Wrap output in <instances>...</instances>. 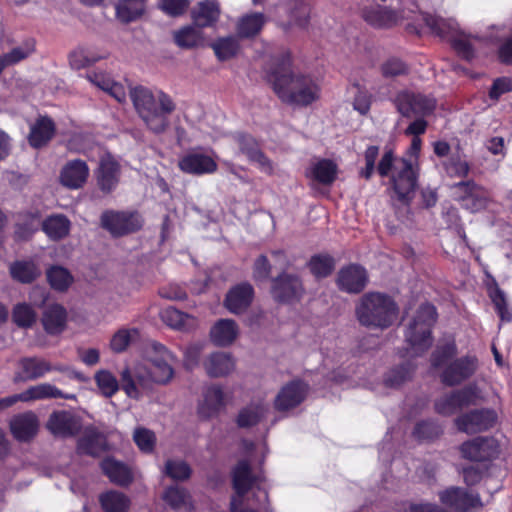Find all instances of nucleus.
<instances>
[{
    "instance_id": "nucleus-23",
    "label": "nucleus",
    "mask_w": 512,
    "mask_h": 512,
    "mask_svg": "<svg viewBox=\"0 0 512 512\" xmlns=\"http://www.w3.org/2000/svg\"><path fill=\"white\" fill-rule=\"evenodd\" d=\"M10 430L14 438L20 442L30 441L38 432L39 421L36 414L27 411L17 414L10 420Z\"/></svg>"
},
{
    "instance_id": "nucleus-19",
    "label": "nucleus",
    "mask_w": 512,
    "mask_h": 512,
    "mask_svg": "<svg viewBox=\"0 0 512 512\" xmlns=\"http://www.w3.org/2000/svg\"><path fill=\"white\" fill-rule=\"evenodd\" d=\"M179 168L188 174L203 175L215 172L217 170V163L207 154L191 151L179 160Z\"/></svg>"
},
{
    "instance_id": "nucleus-6",
    "label": "nucleus",
    "mask_w": 512,
    "mask_h": 512,
    "mask_svg": "<svg viewBox=\"0 0 512 512\" xmlns=\"http://www.w3.org/2000/svg\"><path fill=\"white\" fill-rule=\"evenodd\" d=\"M376 171L381 177L391 176L398 199L408 204L417 186V171L414 164L405 158L397 159L393 150L388 149L382 155Z\"/></svg>"
},
{
    "instance_id": "nucleus-27",
    "label": "nucleus",
    "mask_w": 512,
    "mask_h": 512,
    "mask_svg": "<svg viewBox=\"0 0 512 512\" xmlns=\"http://www.w3.org/2000/svg\"><path fill=\"white\" fill-rule=\"evenodd\" d=\"M254 289L249 283H241L229 290L225 298L226 308L234 314L244 312L251 304Z\"/></svg>"
},
{
    "instance_id": "nucleus-12",
    "label": "nucleus",
    "mask_w": 512,
    "mask_h": 512,
    "mask_svg": "<svg viewBox=\"0 0 512 512\" xmlns=\"http://www.w3.org/2000/svg\"><path fill=\"white\" fill-rule=\"evenodd\" d=\"M464 459L474 462L490 461L499 454V444L493 437H476L459 447Z\"/></svg>"
},
{
    "instance_id": "nucleus-46",
    "label": "nucleus",
    "mask_w": 512,
    "mask_h": 512,
    "mask_svg": "<svg viewBox=\"0 0 512 512\" xmlns=\"http://www.w3.org/2000/svg\"><path fill=\"white\" fill-rule=\"evenodd\" d=\"M99 500L105 512H126L130 504L128 497L118 491L103 493Z\"/></svg>"
},
{
    "instance_id": "nucleus-52",
    "label": "nucleus",
    "mask_w": 512,
    "mask_h": 512,
    "mask_svg": "<svg viewBox=\"0 0 512 512\" xmlns=\"http://www.w3.org/2000/svg\"><path fill=\"white\" fill-rule=\"evenodd\" d=\"M413 371L414 368L409 363L393 368L387 373L385 377V384L388 387H397L408 380Z\"/></svg>"
},
{
    "instance_id": "nucleus-61",
    "label": "nucleus",
    "mask_w": 512,
    "mask_h": 512,
    "mask_svg": "<svg viewBox=\"0 0 512 512\" xmlns=\"http://www.w3.org/2000/svg\"><path fill=\"white\" fill-rule=\"evenodd\" d=\"M190 5L189 0H159V8L169 16L177 17L184 14Z\"/></svg>"
},
{
    "instance_id": "nucleus-33",
    "label": "nucleus",
    "mask_w": 512,
    "mask_h": 512,
    "mask_svg": "<svg viewBox=\"0 0 512 512\" xmlns=\"http://www.w3.org/2000/svg\"><path fill=\"white\" fill-rule=\"evenodd\" d=\"M86 78L101 90L107 92L110 96L122 103L126 100V91L124 86L114 81L108 74L102 72L87 73Z\"/></svg>"
},
{
    "instance_id": "nucleus-29",
    "label": "nucleus",
    "mask_w": 512,
    "mask_h": 512,
    "mask_svg": "<svg viewBox=\"0 0 512 512\" xmlns=\"http://www.w3.org/2000/svg\"><path fill=\"white\" fill-rule=\"evenodd\" d=\"M239 328L232 319L218 320L210 330V339L212 343L219 347L231 345L237 338Z\"/></svg>"
},
{
    "instance_id": "nucleus-51",
    "label": "nucleus",
    "mask_w": 512,
    "mask_h": 512,
    "mask_svg": "<svg viewBox=\"0 0 512 512\" xmlns=\"http://www.w3.org/2000/svg\"><path fill=\"white\" fill-rule=\"evenodd\" d=\"M97 387L105 397H111L119 389L116 377L107 370H100L95 374Z\"/></svg>"
},
{
    "instance_id": "nucleus-26",
    "label": "nucleus",
    "mask_w": 512,
    "mask_h": 512,
    "mask_svg": "<svg viewBox=\"0 0 512 512\" xmlns=\"http://www.w3.org/2000/svg\"><path fill=\"white\" fill-rule=\"evenodd\" d=\"M237 141L240 151L245 154L251 162L255 163L262 172L268 175L273 173L272 162L263 154L253 137L249 135H239Z\"/></svg>"
},
{
    "instance_id": "nucleus-44",
    "label": "nucleus",
    "mask_w": 512,
    "mask_h": 512,
    "mask_svg": "<svg viewBox=\"0 0 512 512\" xmlns=\"http://www.w3.org/2000/svg\"><path fill=\"white\" fill-rule=\"evenodd\" d=\"M163 500L174 510H190L192 508L191 496L186 489L170 486L163 494Z\"/></svg>"
},
{
    "instance_id": "nucleus-50",
    "label": "nucleus",
    "mask_w": 512,
    "mask_h": 512,
    "mask_svg": "<svg viewBox=\"0 0 512 512\" xmlns=\"http://www.w3.org/2000/svg\"><path fill=\"white\" fill-rule=\"evenodd\" d=\"M12 318L18 327L29 328L36 322L37 314L31 305L20 303L14 307Z\"/></svg>"
},
{
    "instance_id": "nucleus-1",
    "label": "nucleus",
    "mask_w": 512,
    "mask_h": 512,
    "mask_svg": "<svg viewBox=\"0 0 512 512\" xmlns=\"http://www.w3.org/2000/svg\"><path fill=\"white\" fill-rule=\"evenodd\" d=\"M264 72L278 98L286 104L306 107L320 98L321 87L310 74L295 73L291 53L281 48L269 56Z\"/></svg>"
},
{
    "instance_id": "nucleus-53",
    "label": "nucleus",
    "mask_w": 512,
    "mask_h": 512,
    "mask_svg": "<svg viewBox=\"0 0 512 512\" xmlns=\"http://www.w3.org/2000/svg\"><path fill=\"white\" fill-rule=\"evenodd\" d=\"M164 472L173 480L184 481L190 477L191 468L185 461L168 460Z\"/></svg>"
},
{
    "instance_id": "nucleus-21",
    "label": "nucleus",
    "mask_w": 512,
    "mask_h": 512,
    "mask_svg": "<svg viewBox=\"0 0 512 512\" xmlns=\"http://www.w3.org/2000/svg\"><path fill=\"white\" fill-rule=\"evenodd\" d=\"M220 14L219 3L215 0L200 1L190 11L193 25L200 29L214 28Z\"/></svg>"
},
{
    "instance_id": "nucleus-17",
    "label": "nucleus",
    "mask_w": 512,
    "mask_h": 512,
    "mask_svg": "<svg viewBox=\"0 0 512 512\" xmlns=\"http://www.w3.org/2000/svg\"><path fill=\"white\" fill-rule=\"evenodd\" d=\"M47 429L56 437L68 438L77 435L81 428V419L67 410L54 411L46 424Z\"/></svg>"
},
{
    "instance_id": "nucleus-36",
    "label": "nucleus",
    "mask_w": 512,
    "mask_h": 512,
    "mask_svg": "<svg viewBox=\"0 0 512 512\" xmlns=\"http://www.w3.org/2000/svg\"><path fill=\"white\" fill-rule=\"evenodd\" d=\"M106 57V52H96L90 46H79L70 52L69 62L73 69L80 70Z\"/></svg>"
},
{
    "instance_id": "nucleus-9",
    "label": "nucleus",
    "mask_w": 512,
    "mask_h": 512,
    "mask_svg": "<svg viewBox=\"0 0 512 512\" xmlns=\"http://www.w3.org/2000/svg\"><path fill=\"white\" fill-rule=\"evenodd\" d=\"M394 104L404 117H425L434 112L436 99L431 95L404 90L396 95Z\"/></svg>"
},
{
    "instance_id": "nucleus-25",
    "label": "nucleus",
    "mask_w": 512,
    "mask_h": 512,
    "mask_svg": "<svg viewBox=\"0 0 512 512\" xmlns=\"http://www.w3.org/2000/svg\"><path fill=\"white\" fill-rule=\"evenodd\" d=\"M306 385L299 380L292 381L284 386L275 399V408L286 411L298 406L305 398Z\"/></svg>"
},
{
    "instance_id": "nucleus-56",
    "label": "nucleus",
    "mask_w": 512,
    "mask_h": 512,
    "mask_svg": "<svg viewBox=\"0 0 512 512\" xmlns=\"http://www.w3.org/2000/svg\"><path fill=\"white\" fill-rule=\"evenodd\" d=\"M138 335V330L133 329H120L111 339L110 346L113 351L120 353L123 352L130 344L132 339Z\"/></svg>"
},
{
    "instance_id": "nucleus-37",
    "label": "nucleus",
    "mask_w": 512,
    "mask_h": 512,
    "mask_svg": "<svg viewBox=\"0 0 512 512\" xmlns=\"http://www.w3.org/2000/svg\"><path fill=\"white\" fill-rule=\"evenodd\" d=\"M101 468L110 481L117 485L126 486L132 481L130 469L112 458L104 459L101 462Z\"/></svg>"
},
{
    "instance_id": "nucleus-32",
    "label": "nucleus",
    "mask_w": 512,
    "mask_h": 512,
    "mask_svg": "<svg viewBox=\"0 0 512 512\" xmlns=\"http://www.w3.org/2000/svg\"><path fill=\"white\" fill-rule=\"evenodd\" d=\"M160 317L167 326L175 330L188 331L197 326V320L195 317L172 306L164 308L160 312Z\"/></svg>"
},
{
    "instance_id": "nucleus-57",
    "label": "nucleus",
    "mask_w": 512,
    "mask_h": 512,
    "mask_svg": "<svg viewBox=\"0 0 512 512\" xmlns=\"http://www.w3.org/2000/svg\"><path fill=\"white\" fill-rule=\"evenodd\" d=\"M490 298L495 306L496 312L503 321L512 320V311L509 310L505 293L498 287L490 293Z\"/></svg>"
},
{
    "instance_id": "nucleus-45",
    "label": "nucleus",
    "mask_w": 512,
    "mask_h": 512,
    "mask_svg": "<svg viewBox=\"0 0 512 512\" xmlns=\"http://www.w3.org/2000/svg\"><path fill=\"white\" fill-rule=\"evenodd\" d=\"M46 275L50 286L59 292L66 291L74 280L69 270L59 265L51 266Z\"/></svg>"
},
{
    "instance_id": "nucleus-5",
    "label": "nucleus",
    "mask_w": 512,
    "mask_h": 512,
    "mask_svg": "<svg viewBox=\"0 0 512 512\" xmlns=\"http://www.w3.org/2000/svg\"><path fill=\"white\" fill-rule=\"evenodd\" d=\"M359 323L370 329H387L397 320L399 309L392 297L385 293L364 294L355 309Z\"/></svg>"
},
{
    "instance_id": "nucleus-43",
    "label": "nucleus",
    "mask_w": 512,
    "mask_h": 512,
    "mask_svg": "<svg viewBox=\"0 0 512 512\" xmlns=\"http://www.w3.org/2000/svg\"><path fill=\"white\" fill-rule=\"evenodd\" d=\"M116 16L124 23L135 21L144 11L143 0H120L116 4Z\"/></svg>"
},
{
    "instance_id": "nucleus-54",
    "label": "nucleus",
    "mask_w": 512,
    "mask_h": 512,
    "mask_svg": "<svg viewBox=\"0 0 512 512\" xmlns=\"http://www.w3.org/2000/svg\"><path fill=\"white\" fill-rule=\"evenodd\" d=\"M457 354V346L454 341L438 346L431 355V364L434 368L444 365Z\"/></svg>"
},
{
    "instance_id": "nucleus-15",
    "label": "nucleus",
    "mask_w": 512,
    "mask_h": 512,
    "mask_svg": "<svg viewBox=\"0 0 512 512\" xmlns=\"http://www.w3.org/2000/svg\"><path fill=\"white\" fill-rule=\"evenodd\" d=\"M271 293L278 302L293 303L301 299L304 288L298 276L282 273L273 279Z\"/></svg>"
},
{
    "instance_id": "nucleus-10",
    "label": "nucleus",
    "mask_w": 512,
    "mask_h": 512,
    "mask_svg": "<svg viewBox=\"0 0 512 512\" xmlns=\"http://www.w3.org/2000/svg\"><path fill=\"white\" fill-rule=\"evenodd\" d=\"M101 225L117 237L139 230L142 219L137 212L107 210L101 215Z\"/></svg>"
},
{
    "instance_id": "nucleus-60",
    "label": "nucleus",
    "mask_w": 512,
    "mask_h": 512,
    "mask_svg": "<svg viewBox=\"0 0 512 512\" xmlns=\"http://www.w3.org/2000/svg\"><path fill=\"white\" fill-rule=\"evenodd\" d=\"M266 22L262 13H252L241 18L238 29L239 32H260Z\"/></svg>"
},
{
    "instance_id": "nucleus-47",
    "label": "nucleus",
    "mask_w": 512,
    "mask_h": 512,
    "mask_svg": "<svg viewBox=\"0 0 512 512\" xmlns=\"http://www.w3.org/2000/svg\"><path fill=\"white\" fill-rule=\"evenodd\" d=\"M61 395V391L58 388L51 384L43 383L19 393V398L21 402H29L37 399L58 398Z\"/></svg>"
},
{
    "instance_id": "nucleus-8",
    "label": "nucleus",
    "mask_w": 512,
    "mask_h": 512,
    "mask_svg": "<svg viewBox=\"0 0 512 512\" xmlns=\"http://www.w3.org/2000/svg\"><path fill=\"white\" fill-rule=\"evenodd\" d=\"M438 497L442 505L455 512H478L485 506L478 492L459 486L447 487Z\"/></svg>"
},
{
    "instance_id": "nucleus-3",
    "label": "nucleus",
    "mask_w": 512,
    "mask_h": 512,
    "mask_svg": "<svg viewBox=\"0 0 512 512\" xmlns=\"http://www.w3.org/2000/svg\"><path fill=\"white\" fill-rule=\"evenodd\" d=\"M129 96L137 115L150 132L160 135L167 131L169 116L176 109V103L169 94L139 85L130 89Z\"/></svg>"
},
{
    "instance_id": "nucleus-63",
    "label": "nucleus",
    "mask_w": 512,
    "mask_h": 512,
    "mask_svg": "<svg viewBox=\"0 0 512 512\" xmlns=\"http://www.w3.org/2000/svg\"><path fill=\"white\" fill-rule=\"evenodd\" d=\"M381 71L384 77H396L408 73V66L398 58H390L382 64Z\"/></svg>"
},
{
    "instance_id": "nucleus-40",
    "label": "nucleus",
    "mask_w": 512,
    "mask_h": 512,
    "mask_svg": "<svg viewBox=\"0 0 512 512\" xmlns=\"http://www.w3.org/2000/svg\"><path fill=\"white\" fill-rule=\"evenodd\" d=\"M337 171V165L333 161L321 159L312 165L309 176L321 184L330 185L336 179Z\"/></svg>"
},
{
    "instance_id": "nucleus-30",
    "label": "nucleus",
    "mask_w": 512,
    "mask_h": 512,
    "mask_svg": "<svg viewBox=\"0 0 512 512\" xmlns=\"http://www.w3.org/2000/svg\"><path fill=\"white\" fill-rule=\"evenodd\" d=\"M203 365L210 377L218 378L230 374L235 368V361L229 353L214 352L205 359Z\"/></svg>"
},
{
    "instance_id": "nucleus-55",
    "label": "nucleus",
    "mask_w": 512,
    "mask_h": 512,
    "mask_svg": "<svg viewBox=\"0 0 512 512\" xmlns=\"http://www.w3.org/2000/svg\"><path fill=\"white\" fill-rule=\"evenodd\" d=\"M442 433V428L434 421H422L417 423L413 435L420 441H428L438 437Z\"/></svg>"
},
{
    "instance_id": "nucleus-41",
    "label": "nucleus",
    "mask_w": 512,
    "mask_h": 512,
    "mask_svg": "<svg viewBox=\"0 0 512 512\" xmlns=\"http://www.w3.org/2000/svg\"><path fill=\"white\" fill-rule=\"evenodd\" d=\"M9 270L11 277L20 283H31L40 275V270L33 261H15Z\"/></svg>"
},
{
    "instance_id": "nucleus-39",
    "label": "nucleus",
    "mask_w": 512,
    "mask_h": 512,
    "mask_svg": "<svg viewBox=\"0 0 512 512\" xmlns=\"http://www.w3.org/2000/svg\"><path fill=\"white\" fill-rule=\"evenodd\" d=\"M70 220L64 215H52L42 222V229L52 240H60L69 234Z\"/></svg>"
},
{
    "instance_id": "nucleus-31",
    "label": "nucleus",
    "mask_w": 512,
    "mask_h": 512,
    "mask_svg": "<svg viewBox=\"0 0 512 512\" xmlns=\"http://www.w3.org/2000/svg\"><path fill=\"white\" fill-rule=\"evenodd\" d=\"M21 371L16 375V379L21 381H31L43 377L52 370V366L44 359L37 357H26L20 360Z\"/></svg>"
},
{
    "instance_id": "nucleus-16",
    "label": "nucleus",
    "mask_w": 512,
    "mask_h": 512,
    "mask_svg": "<svg viewBox=\"0 0 512 512\" xmlns=\"http://www.w3.org/2000/svg\"><path fill=\"white\" fill-rule=\"evenodd\" d=\"M453 188L457 199L461 201L462 207L465 209L478 212L486 208L489 199L488 193L474 181L459 182Z\"/></svg>"
},
{
    "instance_id": "nucleus-38",
    "label": "nucleus",
    "mask_w": 512,
    "mask_h": 512,
    "mask_svg": "<svg viewBox=\"0 0 512 512\" xmlns=\"http://www.w3.org/2000/svg\"><path fill=\"white\" fill-rule=\"evenodd\" d=\"M66 310L58 304L49 306L42 318L44 329L47 333L55 335L63 331L66 324Z\"/></svg>"
},
{
    "instance_id": "nucleus-35",
    "label": "nucleus",
    "mask_w": 512,
    "mask_h": 512,
    "mask_svg": "<svg viewBox=\"0 0 512 512\" xmlns=\"http://www.w3.org/2000/svg\"><path fill=\"white\" fill-rule=\"evenodd\" d=\"M255 35L256 34H229L227 36L218 38L211 44V47L218 60L225 61L237 54L240 48V36L250 37Z\"/></svg>"
},
{
    "instance_id": "nucleus-28",
    "label": "nucleus",
    "mask_w": 512,
    "mask_h": 512,
    "mask_svg": "<svg viewBox=\"0 0 512 512\" xmlns=\"http://www.w3.org/2000/svg\"><path fill=\"white\" fill-rule=\"evenodd\" d=\"M55 130V123L50 117L39 116L30 127L28 137L30 145L34 148L46 145L54 136Z\"/></svg>"
},
{
    "instance_id": "nucleus-24",
    "label": "nucleus",
    "mask_w": 512,
    "mask_h": 512,
    "mask_svg": "<svg viewBox=\"0 0 512 512\" xmlns=\"http://www.w3.org/2000/svg\"><path fill=\"white\" fill-rule=\"evenodd\" d=\"M89 176V167L84 160L74 159L68 161L60 172V182L70 189L81 188Z\"/></svg>"
},
{
    "instance_id": "nucleus-49",
    "label": "nucleus",
    "mask_w": 512,
    "mask_h": 512,
    "mask_svg": "<svg viewBox=\"0 0 512 512\" xmlns=\"http://www.w3.org/2000/svg\"><path fill=\"white\" fill-rule=\"evenodd\" d=\"M442 165L449 177L464 178L470 171L469 163L460 154L451 155Z\"/></svg>"
},
{
    "instance_id": "nucleus-11",
    "label": "nucleus",
    "mask_w": 512,
    "mask_h": 512,
    "mask_svg": "<svg viewBox=\"0 0 512 512\" xmlns=\"http://www.w3.org/2000/svg\"><path fill=\"white\" fill-rule=\"evenodd\" d=\"M477 397V387L468 385L436 400L435 410L440 415L451 416L463 408L475 404Z\"/></svg>"
},
{
    "instance_id": "nucleus-4",
    "label": "nucleus",
    "mask_w": 512,
    "mask_h": 512,
    "mask_svg": "<svg viewBox=\"0 0 512 512\" xmlns=\"http://www.w3.org/2000/svg\"><path fill=\"white\" fill-rule=\"evenodd\" d=\"M262 473L253 474L246 460L239 461L232 472L236 496L231 500L232 512H268V492Z\"/></svg>"
},
{
    "instance_id": "nucleus-14",
    "label": "nucleus",
    "mask_w": 512,
    "mask_h": 512,
    "mask_svg": "<svg viewBox=\"0 0 512 512\" xmlns=\"http://www.w3.org/2000/svg\"><path fill=\"white\" fill-rule=\"evenodd\" d=\"M478 368V359L466 355L450 362L441 374V381L447 386H456L474 375Z\"/></svg>"
},
{
    "instance_id": "nucleus-2",
    "label": "nucleus",
    "mask_w": 512,
    "mask_h": 512,
    "mask_svg": "<svg viewBox=\"0 0 512 512\" xmlns=\"http://www.w3.org/2000/svg\"><path fill=\"white\" fill-rule=\"evenodd\" d=\"M148 361L149 366L138 365L134 375L128 368L121 372L122 389L131 398L138 399L140 389L147 390L153 383L166 384L174 376L173 365L177 358L161 343L153 342L151 344Z\"/></svg>"
},
{
    "instance_id": "nucleus-34",
    "label": "nucleus",
    "mask_w": 512,
    "mask_h": 512,
    "mask_svg": "<svg viewBox=\"0 0 512 512\" xmlns=\"http://www.w3.org/2000/svg\"><path fill=\"white\" fill-rule=\"evenodd\" d=\"M106 450V440L95 429H86L84 435L78 440L77 451L79 454L99 456Z\"/></svg>"
},
{
    "instance_id": "nucleus-58",
    "label": "nucleus",
    "mask_w": 512,
    "mask_h": 512,
    "mask_svg": "<svg viewBox=\"0 0 512 512\" xmlns=\"http://www.w3.org/2000/svg\"><path fill=\"white\" fill-rule=\"evenodd\" d=\"M36 41L33 37H27L22 41V44L14 47L9 51L7 56L10 58L13 64L20 62L27 58L35 51Z\"/></svg>"
},
{
    "instance_id": "nucleus-42",
    "label": "nucleus",
    "mask_w": 512,
    "mask_h": 512,
    "mask_svg": "<svg viewBox=\"0 0 512 512\" xmlns=\"http://www.w3.org/2000/svg\"><path fill=\"white\" fill-rule=\"evenodd\" d=\"M268 411V405L260 402L250 404L241 409L237 416V425L241 428H247L256 425L265 416Z\"/></svg>"
},
{
    "instance_id": "nucleus-13",
    "label": "nucleus",
    "mask_w": 512,
    "mask_h": 512,
    "mask_svg": "<svg viewBox=\"0 0 512 512\" xmlns=\"http://www.w3.org/2000/svg\"><path fill=\"white\" fill-rule=\"evenodd\" d=\"M497 414L492 409H476L455 419V425L461 432L475 434L494 426Z\"/></svg>"
},
{
    "instance_id": "nucleus-20",
    "label": "nucleus",
    "mask_w": 512,
    "mask_h": 512,
    "mask_svg": "<svg viewBox=\"0 0 512 512\" xmlns=\"http://www.w3.org/2000/svg\"><path fill=\"white\" fill-rule=\"evenodd\" d=\"M226 405L223 389L219 385H211L203 391V399L199 402V417L210 419L217 416Z\"/></svg>"
},
{
    "instance_id": "nucleus-59",
    "label": "nucleus",
    "mask_w": 512,
    "mask_h": 512,
    "mask_svg": "<svg viewBox=\"0 0 512 512\" xmlns=\"http://www.w3.org/2000/svg\"><path fill=\"white\" fill-rule=\"evenodd\" d=\"M133 439L141 451L146 453L153 451L156 437L151 430L142 427L137 428L134 431Z\"/></svg>"
},
{
    "instance_id": "nucleus-64",
    "label": "nucleus",
    "mask_w": 512,
    "mask_h": 512,
    "mask_svg": "<svg viewBox=\"0 0 512 512\" xmlns=\"http://www.w3.org/2000/svg\"><path fill=\"white\" fill-rule=\"evenodd\" d=\"M465 35L466 34H456V36L451 40V43L455 51L462 58L471 60L474 57V50Z\"/></svg>"
},
{
    "instance_id": "nucleus-22",
    "label": "nucleus",
    "mask_w": 512,
    "mask_h": 512,
    "mask_svg": "<svg viewBox=\"0 0 512 512\" xmlns=\"http://www.w3.org/2000/svg\"><path fill=\"white\" fill-rule=\"evenodd\" d=\"M119 177V163L109 154L101 157L96 171L97 184L100 190L104 193L113 191L119 182Z\"/></svg>"
},
{
    "instance_id": "nucleus-18",
    "label": "nucleus",
    "mask_w": 512,
    "mask_h": 512,
    "mask_svg": "<svg viewBox=\"0 0 512 512\" xmlns=\"http://www.w3.org/2000/svg\"><path fill=\"white\" fill-rule=\"evenodd\" d=\"M367 283V271L364 267L358 264H349L342 267L337 275L338 288L349 294H358L362 292Z\"/></svg>"
},
{
    "instance_id": "nucleus-7",
    "label": "nucleus",
    "mask_w": 512,
    "mask_h": 512,
    "mask_svg": "<svg viewBox=\"0 0 512 512\" xmlns=\"http://www.w3.org/2000/svg\"><path fill=\"white\" fill-rule=\"evenodd\" d=\"M436 318V308L429 303L422 304L417 310L405 332V339L412 355L420 356L431 347V329Z\"/></svg>"
},
{
    "instance_id": "nucleus-62",
    "label": "nucleus",
    "mask_w": 512,
    "mask_h": 512,
    "mask_svg": "<svg viewBox=\"0 0 512 512\" xmlns=\"http://www.w3.org/2000/svg\"><path fill=\"white\" fill-rule=\"evenodd\" d=\"M379 156V147L368 146L364 152L365 167L360 171V176L369 180L376 170V160Z\"/></svg>"
},
{
    "instance_id": "nucleus-48",
    "label": "nucleus",
    "mask_w": 512,
    "mask_h": 512,
    "mask_svg": "<svg viewBox=\"0 0 512 512\" xmlns=\"http://www.w3.org/2000/svg\"><path fill=\"white\" fill-rule=\"evenodd\" d=\"M311 273L317 278L327 277L335 267L334 258L327 254H318L311 257L308 263Z\"/></svg>"
}]
</instances>
